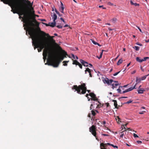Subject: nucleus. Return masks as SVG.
Listing matches in <instances>:
<instances>
[{
  "instance_id": "obj_53",
  "label": "nucleus",
  "mask_w": 149,
  "mask_h": 149,
  "mask_svg": "<svg viewBox=\"0 0 149 149\" xmlns=\"http://www.w3.org/2000/svg\"><path fill=\"white\" fill-rule=\"evenodd\" d=\"M61 8L64 10V7L63 6H61V8Z\"/></svg>"
},
{
  "instance_id": "obj_20",
  "label": "nucleus",
  "mask_w": 149,
  "mask_h": 149,
  "mask_svg": "<svg viewBox=\"0 0 149 149\" xmlns=\"http://www.w3.org/2000/svg\"><path fill=\"white\" fill-rule=\"evenodd\" d=\"M123 61L122 59H119L117 63V65H119L121 63H122L123 62Z\"/></svg>"
},
{
  "instance_id": "obj_8",
  "label": "nucleus",
  "mask_w": 149,
  "mask_h": 149,
  "mask_svg": "<svg viewBox=\"0 0 149 149\" xmlns=\"http://www.w3.org/2000/svg\"><path fill=\"white\" fill-rule=\"evenodd\" d=\"M89 95L92 97L91 99V100L94 101H97V98L95 95L93 93H89Z\"/></svg>"
},
{
  "instance_id": "obj_62",
  "label": "nucleus",
  "mask_w": 149,
  "mask_h": 149,
  "mask_svg": "<svg viewBox=\"0 0 149 149\" xmlns=\"http://www.w3.org/2000/svg\"><path fill=\"white\" fill-rule=\"evenodd\" d=\"M88 65L90 66V67H92L93 66L92 64H90V63L88 64Z\"/></svg>"
},
{
  "instance_id": "obj_59",
  "label": "nucleus",
  "mask_w": 149,
  "mask_h": 149,
  "mask_svg": "<svg viewBox=\"0 0 149 149\" xmlns=\"http://www.w3.org/2000/svg\"><path fill=\"white\" fill-rule=\"evenodd\" d=\"M88 117H90V118L91 117V113H89L88 114Z\"/></svg>"
},
{
  "instance_id": "obj_9",
  "label": "nucleus",
  "mask_w": 149,
  "mask_h": 149,
  "mask_svg": "<svg viewBox=\"0 0 149 149\" xmlns=\"http://www.w3.org/2000/svg\"><path fill=\"white\" fill-rule=\"evenodd\" d=\"M113 79H110L109 80L108 78H107L105 79L104 81V83H106L108 85L111 84L113 82Z\"/></svg>"
},
{
  "instance_id": "obj_31",
  "label": "nucleus",
  "mask_w": 149,
  "mask_h": 149,
  "mask_svg": "<svg viewBox=\"0 0 149 149\" xmlns=\"http://www.w3.org/2000/svg\"><path fill=\"white\" fill-rule=\"evenodd\" d=\"M134 48L136 50V51H139V47L138 46H135L134 47Z\"/></svg>"
},
{
  "instance_id": "obj_27",
  "label": "nucleus",
  "mask_w": 149,
  "mask_h": 149,
  "mask_svg": "<svg viewBox=\"0 0 149 149\" xmlns=\"http://www.w3.org/2000/svg\"><path fill=\"white\" fill-rule=\"evenodd\" d=\"M69 62V61H64L63 62V63H64L63 64V65L64 66H67V63H68Z\"/></svg>"
},
{
  "instance_id": "obj_2",
  "label": "nucleus",
  "mask_w": 149,
  "mask_h": 149,
  "mask_svg": "<svg viewBox=\"0 0 149 149\" xmlns=\"http://www.w3.org/2000/svg\"><path fill=\"white\" fill-rule=\"evenodd\" d=\"M29 34L30 36L33 40L32 45L34 47V49H35L36 48H39L38 49V52H41L42 49L44 48L45 49L48 47H51L45 39H42L40 40L38 38L37 35L36 29V31H32L31 30H30Z\"/></svg>"
},
{
  "instance_id": "obj_43",
  "label": "nucleus",
  "mask_w": 149,
  "mask_h": 149,
  "mask_svg": "<svg viewBox=\"0 0 149 149\" xmlns=\"http://www.w3.org/2000/svg\"><path fill=\"white\" fill-rule=\"evenodd\" d=\"M92 42L95 45H97V44H98V43L95 42L94 40L92 41Z\"/></svg>"
},
{
  "instance_id": "obj_61",
  "label": "nucleus",
  "mask_w": 149,
  "mask_h": 149,
  "mask_svg": "<svg viewBox=\"0 0 149 149\" xmlns=\"http://www.w3.org/2000/svg\"><path fill=\"white\" fill-rule=\"evenodd\" d=\"M103 124H106V122L105 121H103L102 123Z\"/></svg>"
},
{
  "instance_id": "obj_18",
  "label": "nucleus",
  "mask_w": 149,
  "mask_h": 149,
  "mask_svg": "<svg viewBox=\"0 0 149 149\" xmlns=\"http://www.w3.org/2000/svg\"><path fill=\"white\" fill-rule=\"evenodd\" d=\"M113 101L114 102V105L116 109H118L117 102L116 100H113Z\"/></svg>"
},
{
  "instance_id": "obj_22",
  "label": "nucleus",
  "mask_w": 149,
  "mask_h": 149,
  "mask_svg": "<svg viewBox=\"0 0 149 149\" xmlns=\"http://www.w3.org/2000/svg\"><path fill=\"white\" fill-rule=\"evenodd\" d=\"M136 88H135V87H131L128 89H127V92H129L132 90L133 89Z\"/></svg>"
},
{
  "instance_id": "obj_32",
  "label": "nucleus",
  "mask_w": 149,
  "mask_h": 149,
  "mask_svg": "<svg viewBox=\"0 0 149 149\" xmlns=\"http://www.w3.org/2000/svg\"><path fill=\"white\" fill-rule=\"evenodd\" d=\"M116 120L117 121H117V122L118 123H119V122L120 121V119L119 118V117L118 116H117V118H116Z\"/></svg>"
},
{
  "instance_id": "obj_51",
  "label": "nucleus",
  "mask_w": 149,
  "mask_h": 149,
  "mask_svg": "<svg viewBox=\"0 0 149 149\" xmlns=\"http://www.w3.org/2000/svg\"><path fill=\"white\" fill-rule=\"evenodd\" d=\"M60 19L63 22H65L63 18L61 17L60 18Z\"/></svg>"
},
{
  "instance_id": "obj_44",
  "label": "nucleus",
  "mask_w": 149,
  "mask_h": 149,
  "mask_svg": "<svg viewBox=\"0 0 149 149\" xmlns=\"http://www.w3.org/2000/svg\"><path fill=\"white\" fill-rule=\"evenodd\" d=\"M133 136L135 138H136V137H138V135L136 134H135V133H134V134H133Z\"/></svg>"
},
{
  "instance_id": "obj_40",
  "label": "nucleus",
  "mask_w": 149,
  "mask_h": 149,
  "mask_svg": "<svg viewBox=\"0 0 149 149\" xmlns=\"http://www.w3.org/2000/svg\"><path fill=\"white\" fill-rule=\"evenodd\" d=\"M42 23L43 24L46 25V26H49V24H47L44 23V22H42Z\"/></svg>"
},
{
  "instance_id": "obj_36",
  "label": "nucleus",
  "mask_w": 149,
  "mask_h": 149,
  "mask_svg": "<svg viewBox=\"0 0 149 149\" xmlns=\"http://www.w3.org/2000/svg\"><path fill=\"white\" fill-rule=\"evenodd\" d=\"M120 71H119L115 73V74H113V75L114 76H116L120 72Z\"/></svg>"
},
{
  "instance_id": "obj_42",
  "label": "nucleus",
  "mask_w": 149,
  "mask_h": 149,
  "mask_svg": "<svg viewBox=\"0 0 149 149\" xmlns=\"http://www.w3.org/2000/svg\"><path fill=\"white\" fill-rule=\"evenodd\" d=\"M111 146H112L114 148H118V146H114V145H113V144H111Z\"/></svg>"
},
{
  "instance_id": "obj_12",
  "label": "nucleus",
  "mask_w": 149,
  "mask_h": 149,
  "mask_svg": "<svg viewBox=\"0 0 149 149\" xmlns=\"http://www.w3.org/2000/svg\"><path fill=\"white\" fill-rule=\"evenodd\" d=\"M120 133L121 134L120 135V138H122L124 136H125L126 134V130H125Z\"/></svg>"
},
{
  "instance_id": "obj_29",
  "label": "nucleus",
  "mask_w": 149,
  "mask_h": 149,
  "mask_svg": "<svg viewBox=\"0 0 149 149\" xmlns=\"http://www.w3.org/2000/svg\"><path fill=\"white\" fill-rule=\"evenodd\" d=\"M72 56L74 59H75V58H76L77 59H78V57L77 56H75L73 54H72Z\"/></svg>"
},
{
  "instance_id": "obj_1",
  "label": "nucleus",
  "mask_w": 149,
  "mask_h": 149,
  "mask_svg": "<svg viewBox=\"0 0 149 149\" xmlns=\"http://www.w3.org/2000/svg\"><path fill=\"white\" fill-rule=\"evenodd\" d=\"M6 4L8 2L11 4L10 6L11 10L13 13H17L19 16V18L23 19V26L25 30H26V34L27 35V31L29 33L30 30L31 31H36V29L34 28L35 24L31 20V15L27 9L24 7V6L21 3L20 0H1Z\"/></svg>"
},
{
  "instance_id": "obj_7",
  "label": "nucleus",
  "mask_w": 149,
  "mask_h": 149,
  "mask_svg": "<svg viewBox=\"0 0 149 149\" xmlns=\"http://www.w3.org/2000/svg\"><path fill=\"white\" fill-rule=\"evenodd\" d=\"M22 1L24 3H26L27 4V5L26 6V7L27 9L30 8L31 10H33V8L32 7L33 2L31 3L30 1L28 0H22Z\"/></svg>"
},
{
  "instance_id": "obj_58",
  "label": "nucleus",
  "mask_w": 149,
  "mask_h": 149,
  "mask_svg": "<svg viewBox=\"0 0 149 149\" xmlns=\"http://www.w3.org/2000/svg\"><path fill=\"white\" fill-rule=\"evenodd\" d=\"M108 30H109V31H111L112 30H113V29H111V28H109H109H108Z\"/></svg>"
},
{
  "instance_id": "obj_6",
  "label": "nucleus",
  "mask_w": 149,
  "mask_h": 149,
  "mask_svg": "<svg viewBox=\"0 0 149 149\" xmlns=\"http://www.w3.org/2000/svg\"><path fill=\"white\" fill-rule=\"evenodd\" d=\"M96 129L97 128L96 126L92 125L91 127H90L89 128V131L91 132L92 135H93L95 137L96 139L98 140V139L96 136Z\"/></svg>"
},
{
  "instance_id": "obj_38",
  "label": "nucleus",
  "mask_w": 149,
  "mask_h": 149,
  "mask_svg": "<svg viewBox=\"0 0 149 149\" xmlns=\"http://www.w3.org/2000/svg\"><path fill=\"white\" fill-rule=\"evenodd\" d=\"M56 27L58 28V29H61L62 28L63 26L61 25H58L56 26Z\"/></svg>"
},
{
  "instance_id": "obj_56",
  "label": "nucleus",
  "mask_w": 149,
  "mask_h": 149,
  "mask_svg": "<svg viewBox=\"0 0 149 149\" xmlns=\"http://www.w3.org/2000/svg\"><path fill=\"white\" fill-rule=\"evenodd\" d=\"M40 20L42 21H46V20L44 19H40Z\"/></svg>"
},
{
  "instance_id": "obj_33",
  "label": "nucleus",
  "mask_w": 149,
  "mask_h": 149,
  "mask_svg": "<svg viewBox=\"0 0 149 149\" xmlns=\"http://www.w3.org/2000/svg\"><path fill=\"white\" fill-rule=\"evenodd\" d=\"M149 58L148 57H145L142 59V60L143 61H146L147 59H149Z\"/></svg>"
},
{
  "instance_id": "obj_3",
  "label": "nucleus",
  "mask_w": 149,
  "mask_h": 149,
  "mask_svg": "<svg viewBox=\"0 0 149 149\" xmlns=\"http://www.w3.org/2000/svg\"><path fill=\"white\" fill-rule=\"evenodd\" d=\"M43 59L44 61L47 58L48 56L47 62L48 65L52 66L54 67H58L60 61L59 59L56 60V56L54 55V52L51 47H47L45 49L43 52Z\"/></svg>"
},
{
  "instance_id": "obj_47",
  "label": "nucleus",
  "mask_w": 149,
  "mask_h": 149,
  "mask_svg": "<svg viewBox=\"0 0 149 149\" xmlns=\"http://www.w3.org/2000/svg\"><path fill=\"white\" fill-rule=\"evenodd\" d=\"M63 10L60 8L59 10L62 13H63Z\"/></svg>"
},
{
  "instance_id": "obj_55",
  "label": "nucleus",
  "mask_w": 149,
  "mask_h": 149,
  "mask_svg": "<svg viewBox=\"0 0 149 149\" xmlns=\"http://www.w3.org/2000/svg\"><path fill=\"white\" fill-rule=\"evenodd\" d=\"M102 135L104 136H108V134H102Z\"/></svg>"
},
{
  "instance_id": "obj_52",
  "label": "nucleus",
  "mask_w": 149,
  "mask_h": 149,
  "mask_svg": "<svg viewBox=\"0 0 149 149\" xmlns=\"http://www.w3.org/2000/svg\"><path fill=\"white\" fill-rule=\"evenodd\" d=\"M136 44L140 46H142V44H141L139 43H137Z\"/></svg>"
},
{
  "instance_id": "obj_13",
  "label": "nucleus",
  "mask_w": 149,
  "mask_h": 149,
  "mask_svg": "<svg viewBox=\"0 0 149 149\" xmlns=\"http://www.w3.org/2000/svg\"><path fill=\"white\" fill-rule=\"evenodd\" d=\"M137 92L139 94H142L143 93L145 90L143 88H141L137 90Z\"/></svg>"
},
{
  "instance_id": "obj_57",
  "label": "nucleus",
  "mask_w": 149,
  "mask_h": 149,
  "mask_svg": "<svg viewBox=\"0 0 149 149\" xmlns=\"http://www.w3.org/2000/svg\"><path fill=\"white\" fill-rule=\"evenodd\" d=\"M127 98V97H126V96H123V97H121V98Z\"/></svg>"
},
{
  "instance_id": "obj_17",
  "label": "nucleus",
  "mask_w": 149,
  "mask_h": 149,
  "mask_svg": "<svg viewBox=\"0 0 149 149\" xmlns=\"http://www.w3.org/2000/svg\"><path fill=\"white\" fill-rule=\"evenodd\" d=\"M56 21L53 22H51V23H49V26L52 27H54L56 25Z\"/></svg>"
},
{
  "instance_id": "obj_4",
  "label": "nucleus",
  "mask_w": 149,
  "mask_h": 149,
  "mask_svg": "<svg viewBox=\"0 0 149 149\" xmlns=\"http://www.w3.org/2000/svg\"><path fill=\"white\" fill-rule=\"evenodd\" d=\"M35 22V23L36 24H37V29L38 30L40 31V33L42 34L43 35L45 36H47V37H48L49 38L51 42H52L54 44V45L56 46V47L59 50L62 51L63 52V54L65 55H68V54L64 50H63L61 47L59 46V45H58V44H57L55 42V41L54 40V39H53V38L54 37V36H49V34L48 33H46L45 32L42 31L40 30V27L39 26V24L38 23V22H37V21L36 20V19H35V17L34 18V20H33V22Z\"/></svg>"
},
{
  "instance_id": "obj_23",
  "label": "nucleus",
  "mask_w": 149,
  "mask_h": 149,
  "mask_svg": "<svg viewBox=\"0 0 149 149\" xmlns=\"http://www.w3.org/2000/svg\"><path fill=\"white\" fill-rule=\"evenodd\" d=\"M136 61L139 62H142L143 61L142 60V59H140L139 57H137L136 58Z\"/></svg>"
},
{
  "instance_id": "obj_34",
  "label": "nucleus",
  "mask_w": 149,
  "mask_h": 149,
  "mask_svg": "<svg viewBox=\"0 0 149 149\" xmlns=\"http://www.w3.org/2000/svg\"><path fill=\"white\" fill-rule=\"evenodd\" d=\"M77 65H78L79 67L80 68L82 69V65L79 62L78 63Z\"/></svg>"
},
{
  "instance_id": "obj_5",
  "label": "nucleus",
  "mask_w": 149,
  "mask_h": 149,
  "mask_svg": "<svg viewBox=\"0 0 149 149\" xmlns=\"http://www.w3.org/2000/svg\"><path fill=\"white\" fill-rule=\"evenodd\" d=\"M72 90H74V92L77 91V93L80 94H85L86 91L88 93L90 92V90H87V88L85 83H83L78 86H77V85H74L72 87Z\"/></svg>"
},
{
  "instance_id": "obj_60",
  "label": "nucleus",
  "mask_w": 149,
  "mask_h": 149,
  "mask_svg": "<svg viewBox=\"0 0 149 149\" xmlns=\"http://www.w3.org/2000/svg\"><path fill=\"white\" fill-rule=\"evenodd\" d=\"M137 27L138 28V29L139 30V31L141 32V29L139 27H138V26H137Z\"/></svg>"
},
{
  "instance_id": "obj_24",
  "label": "nucleus",
  "mask_w": 149,
  "mask_h": 149,
  "mask_svg": "<svg viewBox=\"0 0 149 149\" xmlns=\"http://www.w3.org/2000/svg\"><path fill=\"white\" fill-rule=\"evenodd\" d=\"M103 51H104V50H102V52H100V56L99 57H98L97 56V57L99 59H100V58H102Z\"/></svg>"
},
{
  "instance_id": "obj_48",
  "label": "nucleus",
  "mask_w": 149,
  "mask_h": 149,
  "mask_svg": "<svg viewBox=\"0 0 149 149\" xmlns=\"http://www.w3.org/2000/svg\"><path fill=\"white\" fill-rule=\"evenodd\" d=\"M137 142L138 144H141L142 143V141H137Z\"/></svg>"
},
{
  "instance_id": "obj_46",
  "label": "nucleus",
  "mask_w": 149,
  "mask_h": 149,
  "mask_svg": "<svg viewBox=\"0 0 149 149\" xmlns=\"http://www.w3.org/2000/svg\"><path fill=\"white\" fill-rule=\"evenodd\" d=\"M55 11L57 14L59 15V13L57 10L56 9H55Z\"/></svg>"
},
{
  "instance_id": "obj_39",
  "label": "nucleus",
  "mask_w": 149,
  "mask_h": 149,
  "mask_svg": "<svg viewBox=\"0 0 149 149\" xmlns=\"http://www.w3.org/2000/svg\"><path fill=\"white\" fill-rule=\"evenodd\" d=\"M108 4L109 6H113V3H111L110 2H108Z\"/></svg>"
},
{
  "instance_id": "obj_11",
  "label": "nucleus",
  "mask_w": 149,
  "mask_h": 149,
  "mask_svg": "<svg viewBox=\"0 0 149 149\" xmlns=\"http://www.w3.org/2000/svg\"><path fill=\"white\" fill-rule=\"evenodd\" d=\"M80 61L81 63L83 65L85 66L90 67V66L88 65V63L84 61L83 60L81 59L80 60Z\"/></svg>"
},
{
  "instance_id": "obj_16",
  "label": "nucleus",
  "mask_w": 149,
  "mask_h": 149,
  "mask_svg": "<svg viewBox=\"0 0 149 149\" xmlns=\"http://www.w3.org/2000/svg\"><path fill=\"white\" fill-rule=\"evenodd\" d=\"M52 18L53 20V22H55L57 18V16L55 13H54L53 15L52 16Z\"/></svg>"
},
{
  "instance_id": "obj_10",
  "label": "nucleus",
  "mask_w": 149,
  "mask_h": 149,
  "mask_svg": "<svg viewBox=\"0 0 149 149\" xmlns=\"http://www.w3.org/2000/svg\"><path fill=\"white\" fill-rule=\"evenodd\" d=\"M111 84H112V88L113 89L114 88H116V87L118 86L119 84L118 83V81H113V82Z\"/></svg>"
},
{
  "instance_id": "obj_37",
  "label": "nucleus",
  "mask_w": 149,
  "mask_h": 149,
  "mask_svg": "<svg viewBox=\"0 0 149 149\" xmlns=\"http://www.w3.org/2000/svg\"><path fill=\"white\" fill-rule=\"evenodd\" d=\"M127 124H128V123H127V124H125V125H122V126H123L124 127V129H125V130H126V128H125V127H126L127 126Z\"/></svg>"
},
{
  "instance_id": "obj_21",
  "label": "nucleus",
  "mask_w": 149,
  "mask_h": 149,
  "mask_svg": "<svg viewBox=\"0 0 149 149\" xmlns=\"http://www.w3.org/2000/svg\"><path fill=\"white\" fill-rule=\"evenodd\" d=\"M79 62H78L76 60H73L72 64L74 65H77L78 64H79Z\"/></svg>"
},
{
  "instance_id": "obj_41",
  "label": "nucleus",
  "mask_w": 149,
  "mask_h": 149,
  "mask_svg": "<svg viewBox=\"0 0 149 149\" xmlns=\"http://www.w3.org/2000/svg\"><path fill=\"white\" fill-rule=\"evenodd\" d=\"M117 91H118V92L120 93H122L121 92V90L119 89L118 88L117 89Z\"/></svg>"
},
{
  "instance_id": "obj_63",
  "label": "nucleus",
  "mask_w": 149,
  "mask_h": 149,
  "mask_svg": "<svg viewBox=\"0 0 149 149\" xmlns=\"http://www.w3.org/2000/svg\"><path fill=\"white\" fill-rule=\"evenodd\" d=\"M89 74L90 77H92V74H91V72L89 73Z\"/></svg>"
},
{
  "instance_id": "obj_35",
  "label": "nucleus",
  "mask_w": 149,
  "mask_h": 149,
  "mask_svg": "<svg viewBox=\"0 0 149 149\" xmlns=\"http://www.w3.org/2000/svg\"><path fill=\"white\" fill-rule=\"evenodd\" d=\"M132 101H133L132 100H130L127 101V102H126V104L130 103H132Z\"/></svg>"
},
{
  "instance_id": "obj_19",
  "label": "nucleus",
  "mask_w": 149,
  "mask_h": 149,
  "mask_svg": "<svg viewBox=\"0 0 149 149\" xmlns=\"http://www.w3.org/2000/svg\"><path fill=\"white\" fill-rule=\"evenodd\" d=\"M130 3L132 5H134L136 6H139V4L137 3H134L132 1H130Z\"/></svg>"
},
{
  "instance_id": "obj_45",
  "label": "nucleus",
  "mask_w": 149,
  "mask_h": 149,
  "mask_svg": "<svg viewBox=\"0 0 149 149\" xmlns=\"http://www.w3.org/2000/svg\"><path fill=\"white\" fill-rule=\"evenodd\" d=\"M99 7L100 8H102L103 9H106V8L103 7V6H99Z\"/></svg>"
},
{
  "instance_id": "obj_26",
  "label": "nucleus",
  "mask_w": 149,
  "mask_h": 149,
  "mask_svg": "<svg viewBox=\"0 0 149 149\" xmlns=\"http://www.w3.org/2000/svg\"><path fill=\"white\" fill-rule=\"evenodd\" d=\"M85 72V73H86V72H88L89 73L91 72V70L90 69L88 68L86 69Z\"/></svg>"
},
{
  "instance_id": "obj_15",
  "label": "nucleus",
  "mask_w": 149,
  "mask_h": 149,
  "mask_svg": "<svg viewBox=\"0 0 149 149\" xmlns=\"http://www.w3.org/2000/svg\"><path fill=\"white\" fill-rule=\"evenodd\" d=\"M54 55L56 56V58H55V59H56V60L59 59L60 61V62L62 60H63L64 59V58L63 57V56L61 57L60 58L57 57V55H56V54L55 52H54Z\"/></svg>"
},
{
  "instance_id": "obj_30",
  "label": "nucleus",
  "mask_w": 149,
  "mask_h": 149,
  "mask_svg": "<svg viewBox=\"0 0 149 149\" xmlns=\"http://www.w3.org/2000/svg\"><path fill=\"white\" fill-rule=\"evenodd\" d=\"M91 112L92 114L93 115V116H94L95 115L96 113H95L94 111L93 110H92L91 111Z\"/></svg>"
},
{
  "instance_id": "obj_28",
  "label": "nucleus",
  "mask_w": 149,
  "mask_h": 149,
  "mask_svg": "<svg viewBox=\"0 0 149 149\" xmlns=\"http://www.w3.org/2000/svg\"><path fill=\"white\" fill-rule=\"evenodd\" d=\"M149 75V74L142 77L141 78V80H143L145 79H146V77L147 76H148Z\"/></svg>"
},
{
  "instance_id": "obj_14",
  "label": "nucleus",
  "mask_w": 149,
  "mask_h": 149,
  "mask_svg": "<svg viewBox=\"0 0 149 149\" xmlns=\"http://www.w3.org/2000/svg\"><path fill=\"white\" fill-rule=\"evenodd\" d=\"M106 145L104 143H101L100 144V147L101 149H106Z\"/></svg>"
},
{
  "instance_id": "obj_54",
  "label": "nucleus",
  "mask_w": 149,
  "mask_h": 149,
  "mask_svg": "<svg viewBox=\"0 0 149 149\" xmlns=\"http://www.w3.org/2000/svg\"><path fill=\"white\" fill-rule=\"evenodd\" d=\"M136 72V71L135 70H134L132 72V74H134Z\"/></svg>"
},
{
  "instance_id": "obj_64",
  "label": "nucleus",
  "mask_w": 149,
  "mask_h": 149,
  "mask_svg": "<svg viewBox=\"0 0 149 149\" xmlns=\"http://www.w3.org/2000/svg\"><path fill=\"white\" fill-rule=\"evenodd\" d=\"M106 104H107V107H108L109 106V103H106Z\"/></svg>"
},
{
  "instance_id": "obj_25",
  "label": "nucleus",
  "mask_w": 149,
  "mask_h": 149,
  "mask_svg": "<svg viewBox=\"0 0 149 149\" xmlns=\"http://www.w3.org/2000/svg\"><path fill=\"white\" fill-rule=\"evenodd\" d=\"M117 20V19L115 18H113L111 19V22H113V23H116Z\"/></svg>"
},
{
  "instance_id": "obj_49",
  "label": "nucleus",
  "mask_w": 149,
  "mask_h": 149,
  "mask_svg": "<svg viewBox=\"0 0 149 149\" xmlns=\"http://www.w3.org/2000/svg\"><path fill=\"white\" fill-rule=\"evenodd\" d=\"M104 144H105L106 146L107 145H109V146H111V144L109 143H104Z\"/></svg>"
},
{
  "instance_id": "obj_50",
  "label": "nucleus",
  "mask_w": 149,
  "mask_h": 149,
  "mask_svg": "<svg viewBox=\"0 0 149 149\" xmlns=\"http://www.w3.org/2000/svg\"><path fill=\"white\" fill-rule=\"evenodd\" d=\"M127 92H128L127 91V90L126 89V90L123 91V92L122 93H125Z\"/></svg>"
}]
</instances>
